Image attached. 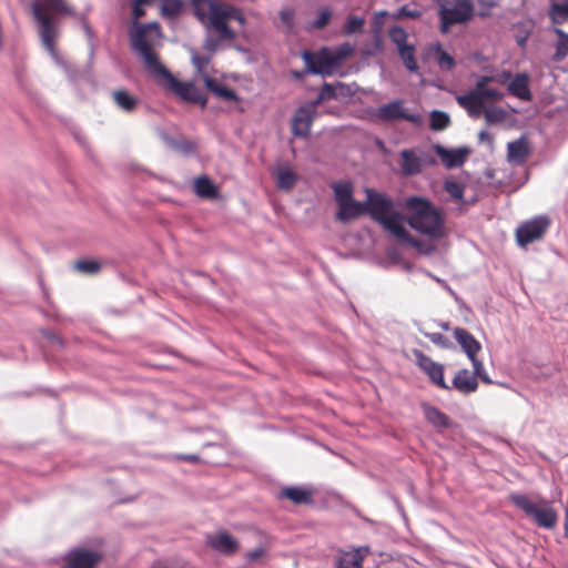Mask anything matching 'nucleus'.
Segmentation results:
<instances>
[{
    "label": "nucleus",
    "instance_id": "1",
    "mask_svg": "<svg viewBox=\"0 0 568 568\" xmlns=\"http://www.w3.org/2000/svg\"><path fill=\"white\" fill-rule=\"evenodd\" d=\"M190 4L194 17L205 30L203 49L210 53L235 42L237 31L232 22L241 28L246 24L243 11L223 0H190Z\"/></svg>",
    "mask_w": 568,
    "mask_h": 568
},
{
    "label": "nucleus",
    "instance_id": "2",
    "mask_svg": "<svg viewBox=\"0 0 568 568\" xmlns=\"http://www.w3.org/2000/svg\"><path fill=\"white\" fill-rule=\"evenodd\" d=\"M151 26L139 28L132 36V49L141 57L145 70L165 89L170 90L182 100L205 106L206 98L203 92L191 82H182L178 80L162 62L159 54L153 49L148 39L145 31Z\"/></svg>",
    "mask_w": 568,
    "mask_h": 568
},
{
    "label": "nucleus",
    "instance_id": "3",
    "mask_svg": "<svg viewBox=\"0 0 568 568\" xmlns=\"http://www.w3.org/2000/svg\"><path fill=\"white\" fill-rule=\"evenodd\" d=\"M34 20L39 24V37L51 55H55V41L60 34L57 24L59 16H75L68 0H36L31 6Z\"/></svg>",
    "mask_w": 568,
    "mask_h": 568
},
{
    "label": "nucleus",
    "instance_id": "4",
    "mask_svg": "<svg viewBox=\"0 0 568 568\" xmlns=\"http://www.w3.org/2000/svg\"><path fill=\"white\" fill-rule=\"evenodd\" d=\"M365 210L374 221L383 225V227L399 242L414 247L419 246V241L412 236L402 224V215L394 210V204L390 199L382 193L367 190Z\"/></svg>",
    "mask_w": 568,
    "mask_h": 568
},
{
    "label": "nucleus",
    "instance_id": "5",
    "mask_svg": "<svg viewBox=\"0 0 568 568\" xmlns=\"http://www.w3.org/2000/svg\"><path fill=\"white\" fill-rule=\"evenodd\" d=\"M407 223L417 232L432 239L444 235V216L442 212L427 199L410 196L405 201Z\"/></svg>",
    "mask_w": 568,
    "mask_h": 568
},
{
    "label": "nucleus",
    "instance_id": "6",
    "mask_svg": "<svg viewBox=\"0 0 568 568\" xmlns=\"http://www.w3.org/2000/svg\"><path fill=\"white\" fill-rule=\"evenodd\" d=\"M510 501L525 513L538 527L552 529L558 521V513L541 497L531 498L524 494H510Z\"/></svg>",
    "mask_w": 568,
    "mask_h": 568
},
{
    "label": "nucleus",
    "instance_id": "7",
    "mask_svg": "<svg viewBox=\"0 0 568 568\" xmlns=\"http://www.w3.org/2000/svg\"><path fill=\"white\" fill-rule=\"evenodd\" d=\"M490 82H495L494 75H481L478 78L474 89L456 97L458 105L465 109L469 116L479 118L484 111V103L487 101H499L504 98L500 91L487 87Z\"/></svg>",
    "mask_w": 568,
    "mask_h": 568
},
{
    "label": "nucleus",
    "instance_id": "8",
    "mask_svg": "<svg viewBox=\"0 0 568 568\" xmlns=\"http://www.w3.org/2000/svg\"><path fill=\"white\" fill-rule=\"evenodd\" d=\"M440 32L446 34L452 26L463 24L471 20L474 16V4L471 0H455L450 6L446 2H439Z\"/></svg>",
    "mask_w": 568,
    "mask_h": 568
},
{
    "label": "nucleus",
    "instance_id": "9",
    "mask_svg": "<svg viewBox=\"0 0 568 568\" xmlns=\"http://www.w3.org/2000/svg\"><path fill=\"white\" fill-rule=\"evenodd\" d=\"M550 223V219L546 215H537L523 222L515 232L517 244L521 247H526L530 243L542 240Z\"/></svg>",
    "mask_w": 568,
    "mask_h": 568
},
{
    "label": "nucleus",
    "instance_id": "10",
    "mask_svg": "<svg viewBox=\"0 0 568 568\" xmlns=\"http://www.w3.org/2000/svg\"><path fill=\"white\" fill-rule=\"evenodd\" d=\"M376 118L383 122H394L398 120H405L413 124H419L422 116L417 113H409L404 108V101L395 100L389 103L381 105L376 110Z\"/></svg>",
    "mask_w": 568,
    "mask_h": 568
},
{
    "label": "nucleus",
    "instance_id": "11",
    "mask_svg": "<svg viewBox=\"0 0 568 568\" xmlns=\"http://www.w3.org/2000/svg\"><path fill=\"white\" fill-rule=\"evenodd\" d=\"M302 59L306 65V72L312 74H332L334 67L331 50L323 48L317 52L304 50Z\"/></svg>",
    "mask_w": 568,
    "mask_h": 568
},
{
    "label": "nucleus",
    "instance_id": "12",
    "mask_svg": "<svg viewBox=\"0 0 568 568\" xmlns=\"http://www.w3.org/2000/svg\"><path fill=\"white\" fill-rule=\"evenodd\" d=\"M413 354L416 358L418 367L428 376L430 382L437 387L449 390L452 387L445 382L444 366L434 362L429 356L419 349H414Z\"/></svg>",
    "mask_w": 568,
    "mask_h": 568
},
{
    "label": "nucleus",
    "instance_id": "13",
    "mask_svg": "<svg viewBox=\"0 0 568 568\" xmlns=\"http://www.w3.org/2000/svg\"><path fill=\"white\" fill-rule=\"evenodd\" d=\"M317 116V110L314 109V104H304L300 106L291 123L292 133L295 136L307 138L311 132L312 124Z\"/></svg>",
    "mask_w": 568,
    "mask_h": 568
},
{
    "label": "nucleus",
    "instance_id": "14",
    "mask_svg": "<svg viewBox=\"0 0 568 568\" xmlns=\"http://www.w3.org/2000/svg\"><path fill=\"white\" fill-rule=\"evenodd\" d=\"M65 568H94L101 560V555L85 549H75L67 558Z\"/></svg>",
    "mask_w": 568,
    "mask_h": 568
},
{
    "label": "nucleus",
    "instance_id": "15",
    "mask_svg": "<svg viewBox=\"0 0 568 568\" xmlns=\"http://www.w3.org/2000/svg\"><path fill=\"white\" fill-rule=\"evenodd\" d=\"M453 388L462 394H471L478 388V381L476 375L471 374L466 368L459 369L453 378Z\"/></svg>",
    "mask_w": 568,
    "mask_h": 568
},
{
    "label": "nucleus",
    "instance_id": "16",
    "mask_svg": "<svg viewBox=\"0 0 568 568\" xmlns=\"http://www.w3.org/2000/svg\"><path fill=\"white\" fill-rule=\"evenodd\" d=\"M436 153L448 169H453L462 166L465 163L469 152L467 149L448 150L438 145L436 146Z\"/></svg>",
    "mask_w": 568,
    "mask_h": 568
},
{
    "label": "nucleus",
    "instance_id": "17",
    "mask_svg": "<svg viewBox=\"0 0 568 568\" xmlns=\"http://www.w3.org/2000/svg\"><path fill=\"white\" fill-rule=\"evenodd\" d=\"M529 155L530 148L524 138L508 143L507 158L510 163L521 165L526 162Z\"/></svg>",
    "mask_w": 568,
    "mask_h": 568
},
{
    "label": "nucleus",
    "instance_id": "18",
    "mask_svg": "<svg viewBox=\"0 0 568 568\" xmlns=\"http://www.w3.org/2000/svg\"><path fill=\"white\" fill-rule=\"evenodd\" d=\"M454 337L468 358H473V355H477L481 349L480 343L465 328L456 327Z\"/></svg>",
    "mask_w": 568,
    "mask_h": 568
},
{
    "label": "nucleus",
    "instance_id": "19",
    "mask_svg": "<svg viewBox=\"0 0 568 568\" xmlns=\"http://www.w3.org/2000/svg\"><path fill=\"white\" fill-rule=\"evenodd\" d=\"M365 209L366 202H357L353 199L348 202L341 203V205H338L336 219L343 223H346L351 220H355L361 215L365 214Z\"/></svg>",
    "mask_w": 568,
    "mask_h": 568
},
{
    "label": "nucleus",
    "instance_id": "20",
    "mask_svg": "<svg viewBox=\"0 0 568 568\" xmlns=\"http://www.w3.org/2000/svg\"><path fill=\"white\" fill-rule=\"evenodd\" d=\"M209 545L213 549H215L224 555H232V554L236 552V550L239 548L237 540L235 538H233L226 531H221V532L216 534L215 536L210 537Z\"/></svg>",
    "mask_w": 568,
    "mask_h": 568
},
{
    "label": "nucleus",
    "instance_id": "21",
    "mask_svg": "<svg viewBox=\"0 0 568 568\" xmlns=\"http://www.w3.org/2000/svg\"><path fill=\"white\" fill-rule=\"evenodd\" d=\"M508 92L520 100L530 101L532 95L528 75L526 73L516 74L508 84Z\"/></svg>",
    "mask_w": 568,
    "mask_h": 568
},
{
    "label": "nucleus",
    "instance_id": "22",
    "mask_svg": "<svg viewBox=\"0 0 568 568\" xmlns=\"http://www.w3.org/2000/svg\"><path fill=\"white\" fill-rule=\"evenodd\" d=\"M281 496L290 499L295 505H311L313 504V490L303 487H285L281 490Z\"/></svg>",
    "mask_w": 568,
    "mask_h": 568
},
{
    "label": "nucleus",
    "instance_id": "23",
    "mask_svg": "<svg viewBox=\"0 0 568 568\" xmlns=\"http://www.w3.org/2000/svg\"><path fill=\"white\" fill-rule=\"evenodd\" d=\"M400 169L404 175L410 176L418 174L422 171L420 160L413 150H403L400 152Z\"/></svg>",
    "mask_w": 568,
    "mask_h": 568
},
{
    "label": "nucleus",
    "instance_id": "24",
    "mask_svg": "<svg viewBox=\"0 0 568 568\" xmlns=\"http://www.w3.org/2000/svg\"><path fill=\"white\" fill-rule=\"evenodd\" d=\"M194 192L202 199H215L219 195V190L214 183L205 175L199 176L194 180Z\"/></svg>",
    "mask_w": 568,
    "mask_h": 568
},
{
    "label": "nucleus",
    "instance_id": "25",
    "mask_svg": "<svg viewBox=\"0 0 568 568\" xmlns=\"http://www.w3.org/2000/svg\"><path fill=\"white\" fill-rule=\"evenodd\" d=\"M204 82H205L206 88L211 92H213L215 95H217L219 98L226 100V101H234V102L239 101V97L236 95V93L233 90L221 84L214 78L206 75L204 78Z\"/></svg>",
    "mask_w": 568,
    "mask_h": 568
},
{
    "label": "nucleus",
    "instance_id": "26",
    "mask_svg": "<svg viewBox=\"0 0 568 568\" xmlns=\"http://www.w3.org/2000/svg\"><path fill=\"white\" fill-rule=\"evenodd\" d=\"M424 414L426 419L437 428H449L452 426L450 418L435 406H424Z\"/></svg>",
    "mask_w": 568,
    "mask_h": 568
},
{
    "label": "nucleus",
    "instance_id": "27",
    "mask_svg": "<svg viewBox=\"0 0 568 568\" xmlns=\"http://www.w3.org/2000/svg\"><path fill=\"white\" fill-rule=\"evenodd\" d=\"M112 98L114 103L125 112L134 111L138 105V99L124 89L115 90Z\"/></svg>",
    "mask_w": 568,
    "mask_h": 568
},
{
    "label": "nucleus",
    "instance_id": "28",
    "mask_svg": "<svg viewBox=\"0 0 568 568\" xmlns=\"http://www.w3.org/2000/svg\"><path fill=\"white\" fill-rule=\"evenodd\" d=\"M433 52L438 67L444 71H452L456 67L453 55L446 52L442 44L437 43L433 47Z\"/></svg>",
    "mask_w": 568,
    "mask_h": 568
},
{
    "label": "nucleus",
    "instance_id": "29",
    "mask_svg": "<svg viewBox=\"0 0 568 568\" xmlns=\"http://www.w3.org/2000/svg\"><path fill=\"white\" fill-rule=\"evenodd\" d=\"M332 187L337 205L353 200V185L351 182H337Z\"/></svg>",
    "mask_w": 568,
    "mask_h": 568
},
{
    "label": "nucleus",
    "instance_id": "30",
    "mask_svg": "<svg viewBox=\"0 0 568 568\" xmlns=\"http://www.w3.org/2000/svg\"><path fill=\"white\" fill-rule=\"evenodd\" d=\"M145 14V11L144 9L142 8V6H138V4H134L132 6V16H133V26H134V29L131 31L130 33V40L132 41V36L139 30V28L141 27H145V26H151V23H148V24H139V19H141L142 17H144ZM160 27L158 23H152V27H150L146 31H145V34L149 33V31L151 30H159ZM146 39L148 41L152 44L151 40L149 39V36H146Z\"/></svg>",
    "mask_w": 568,
    "mask_h": 568
},
{
    "label": "nucleus",
    "instance_id": "31",
    "mask_svg": "<svg viewBox=\"0 0 568 568\" xmlns=\"http://www.w3.org/2000/svg\"><path fill=\"white\" fill-rule=\"evenodd\" d=\"M297 181L296 174L288 168H281L277 171V187L281 190H291Z\"/></svg>",
    "mask_w": 568,
    "mask_h": 568
},
{
    "label": "nucleus",
    "instance_id": "32",
    "mask_svg": "<svg viewBox=\"0 0 568 568\" xmlns=\"http://www.w3.org/2000/svg\"><path fill=\"white\" fill-rule=\"evenodd\" d=\"M400 59L403 60L405 67L409 71H416L418 69L416 59H415V48L414 45L406 44L397 48Z\"/></svg>",
    "mask_w": 568,
    "mask_h": 568
},
{
    "label": "nucleus",
    "instance_id": "33",
    "mask_svg": "<svg viewBox=\"0 0 568 568\" xmlns=\"http://www.w3.org/2000/svg\"><path fill=\"white\" fill-rule=\"evenodd\" d=\"M450 124V118L443 111L435 110L430 113L429 125L434 131H443Z\"/></svg>",
    "mask_w": 568,
    "mask_h": 568
},
{
    "label": "nucleus",
    "instance_id": "34",
    "mask_svg": "<svg viewBox=\"0 0 568 568\" xmlns=\"http://www.w3.org/2000/svg\"><path fill=\"white\" fill-rule=\"evenodd\" d=\"M550 17L554 23H562L568 20V0L561 3H554L550 8Z\"/></svg>",
    "mask_w": 568,
    "mask_h": 568
},
{
    "label": "nucleus",
    "instance_id": "35",
    "mask_svg": "<svg viewBox=\"0 0 568 568\" xmlns=\"http://www.w3.org/2000/svg\"><path fill=\"white\" fill-rule=\"evenodd\" d=\"M362 562L363 555L361 554V549H356L345 555V557L341 559L337 568H363Z\"/></svg>",
    "mask_w": 568,
    "mask_h": 568
},
{
    "label": "nucleus",
    "instance_id": "36",
    "mask_svg": "<svg viewBox=\"0 0 568 568\" xmlns=\"http://www.w3.org/2000/svg\"><path fill=\"white\" fill-rule=\"evenodd\" d=\"M354 47L349 43H344L337 48L334 52L331 51V58L333 60V67H338L347 57L352 55Z\"/></svg>",
    "mask_w": 568,
    "mask_h": 568
},
{
    "label": "nucleus",
    "instance_id": "37",
    "mask_svg": "<svg viewBox=\"0 0 568 568\" xmlns=\"http://www.w3.org/2000/svg\"><path fill=\"white\" fill-rule=\"evenodd\" d=\"M365 19L356 16H352L347 19L344 24L343 31L346 34H355L363 31Z\"/></svg>",
    "mask_w": 568,
    "mask_h": 568
},
{
    "label": "nucleus",
    "instance_id": "38",
    "mask_svg": "<svg viewBox=\"0 0 568 568\" xmlns=\"http://www.w3.org/2000/svg\"><path fill=\"white\" fill-rule=\"evenodd\" d=\"M474 371L471 374L476 375V379L478 378L485 383V384H491V379L489 378L488 374L486 373V369L484 367V364L480 359H478L477 355H473V358H469Z\"/></svg>",
    "mask_w": 568,
    "mask_h": 568
},
{
    "label": "nucleus",
    "instance_id": "39",
    "mask_svg": "<svg viewBox=\"0 0 568 568\" xmlns=\"http://www.w3.org/2000/svg\"><path fill=\"white\" fill-rule=\"evenodd\" d=\"M335 97H336V93H335L334 87L331 85L329 83H325L322 87L317 98L314 101L308 102V104H314V109L317 110V106L321 103H323L324 101L331 100V99H333Z\"/></svg>",
    "mask_w": 568,
    "mask_h": 568
},
{
    "label": "nucleus",
    "instance_id": "40",
    "mask_svg": "<svg viewBox=\"0 0 568 568\" xmlns=\"http://www.w3.org/2000/svg\"><path fill=\"white\" fill-rule=\"evenodd\" d=\"M74 268L81 273L95 274L100 271L101 264L93 260H81L75 262Z\"/></svg>",
    "mask_w": 568,
    "mask_h": 568
},
{
    "label": "nucleus",
    "instance_id": "41",
    "mask_svg": "<svg viewBox=\"0 0 568 568\" xmlns=\"http://www.w3.org/2000/svg\"><path fill=\"white\" fill-rule=\"evenodd\" d=\"M407 32L402 27L395 26L389 30V38L397 48L407 44Z\"/></svg>",
    "mask_w": 568,
    "mask_h": 568
},
{
    "label": "nucleus",
    "instance_id": "42",
    "mask_svg": "<svg viewBox=\"0 0 568 568\" xmlns=\"http://www.w3.org/2000/svg\"><path fill=\"white\" fill-rule=\"evenodd\" d=\"M331 18H332L331 10L327 8L322 9L318 12L317 19L314 22H312V24H311L312 29H316V30L324 29L329 23Z\"/></svg>",
    "mask_w": 568,
    "mask_h": 568
},
{
    "label": "nucleus",
    "instance_id": "43",
    "mask_svg": "<svg viewBox=\"0 0 568 568\" xmlns=\"http://www.w3.org/2000/svg\"><path fill=\"white\" fill-rule=\"evenodd\" d=\"M394 19H404V18H408V19H418L422 17V11L420 10H417V9H410L408 6H403L402 8H399L396 13H394Z\"/></svg>",
    "mask_w": 568,
    "mask_h": 568
},
{
    "label": "nucleus",
    "instance_id": "44",
    "mask_svg": "<svg viewBox=\"0 0 568 568\" xmlns=\"http://www.w3.org/2000/svg\"><path fill=\"white\" fill-rule=\"evenodd\" d=\"M162 8L165 14L176 16L182 9L181 0H162Z\"/></svg>",
    "mask_w": 568,
    "mask_h": 568
},
{
    "label": "nucleus",
    "instance_id": "45",
    "mask_svg": "<svg viewBox=\"0 0 568 568\" xmlns=\"http://www.w3.org/2000/svg\"><path fill=\"white\" fill-rule=\"evenodd\" d=\"M556 33L558 34V37L560 38V41L558 42L557 44V51H556V54L558 57H565L567 53H568V45H567V42H568V34L565 33L562 30L560 29H556Z\"/></svg>",
    "mask_w": 568,
    "mask_h": 568
},
{
    "label": "nucleus",
    "instance_id": "46",
    "mask_svg": "<svg viewBox=\"0 0 568 568\" xmlns=\"http://www.w3.org/2000/svg\"><path fill=\"white\" fill-rule=\"evenodd\" d=\"M481 114H484L486 122L491 124L499 122L503 119L504 111L500 109L490 110L484 106V111L481 112Z\"/></svg>",
    "mask_w": 568,
    "mask_h": 568
},
{
    "label": "nucleus",
    "instance_id": "47",
    "mask_svg": "<svg viewBox=\"0 0 568 568\" xmlns=\"http://www.w3.org/2000/svg\"><path fill=\"white\" fill-rule=\"evenodd\" d=\"M445 190L450 194L452 197L460 200L464 195V186L458 182H447Z\"/></svg>",
    "mask_w": 568,
    "mask_h": 568
},
{
    "label": "nucleus",
    "instance_id": "48",
    "mask_svg": "<svg viewBox=\"0 0 568 568\" xmlns=\"http://www.w3.org/2000/svg\"><path fill=\"white\" fill-rule=\"evenodd\" d=\"M176 146L184 153H193L196 151V143L190 140H181L178 142Z\"/></svg>",
    "mask_w": 568,
    "mask_h": 568
},
{
    "label": "nucleus",
    "instance_id": "49",
    "mask_svg": "<svg viewBox=\"0 0 568 568\" xmlns=\"http://www.w3.org/2000/svg\"><path fill=\"white\" fill-rule=\"evenodd\" d=\"M426 336L430 339V342H433L436 345H439L443 347L448 346V341L442 333H430V334H426Z\"/></svg>",
    "mask_w": 568,
    "mask_h": 568
},
{
    "label": "nucleus",
    "instance_id": "50",
    "mask_svg": "<svg viewBox=\"0 0 568 568\" xmlns=\"http://www.w3.org/2000/svg\"><path fill=\"white\" fill-rule=\"evenodd\" d=\"M387 17L386 11H379L376 12L373 17V27L376 31H379L385 22V19Z\"/></svg>",
    "mask_w": 568,
    "mask_h": 568
},
{
    "label": "nucleus",
    "instance_id": "51",
    "mask_svg": "<svg viewBox=\"0 0 568 568\" xmlns=\"http://www.w3.org/2000/svg\"><path fill=\"white\" fill-rule=\"evenodd\" d=\"M280 17L283 23L291 27L294 20V11L292 9H284L281 11Z\"/></svg>",
    "mask_w": 568,
    "mask_h": 568
},
{
    "label": "nucleus",
    "instance_id": "52",
    "mask_svg": "<svg viewBox=\"0 0 568 568\" xmlns=\"http://www.w3.org/2000/svg\"><path fill=\"white\" fill-rule=\"evenodd\" d=\"M494 77H495V82H498L500 84H506L508 82V80H510L511 73L509 71H503L500 74L494 75Z\"/></svg>",
    "mask_w": 568,
    "mask_h": 568
},
{
    "label": "nucleus",
    "instance_id": "53",
    "mask_svg": "<svg viewBox=\"0 0 568 568\" xmlns=\"http://www.w3.org/2000/svg\"><path fill=\"white\" fill-rule=\"evenodd\" d=\"M176 459L179 460H184V462H190V463H193V464H196L200 462V457L197 455H179L176 456Z\"/></svg>",
    "mask_w": 568,
    "mask_h": 568
},
{
    "label": "nucleus",
    "instance_id": "54",
    "mask_svg": "<svg viewBox=\"0 0 568 568\" xmlns=\"http://www.w3.org/2000/svg\"><path fill=\"white\" fill-rule=\"evenodd\" d=\"M193 62L199 67L201 68L203 64L207 63L209 62V59L204 58V57H200V55H195L193 57Z\"/></svg>",
    "mask_w": 568,
    "mask_h": 568
},
{
    "label": "nucleus",
    "instance_id": "55",
    "mask_svg": "<svg viewBox=\"0 0 568 568\" xmlns=\"http://www.w3.org/2000/svg\"><path fill=\"white\" fill-rule=\"evenodd\" d=\"M306 73H307L306 70H304V71H297V70L292 71V75L295 79H297V80H302Z\"/></svg>",
    "mask_w": 568,
    "mask_h": 568
},
{
    "label": "nucleus",
    "instance_id": "56",
    "mask_svg": "<svg viewBox=\"0 0 568 568\" xmlns=\"http://www.w3.org/2000/svg\"><path fill=\"white\" fill-rule=\"evenodd\" d=\"M565 536L568 538V511L565 510V523H564Z\"/></svg>",
    "mask_w": 568,
    "mask_h": 568
},
{
    "label": "nucleus",
    "instance_id": "57",
    "mask_svg": "<svg viewBox=\"0 0 568 568\" xmlns=\"http://www.w3.org/2000/svg\"><path fill=\"white\" fill-rule=\"evenodd\" d=\"M152 0H133V3L134 4H138V6H144V4H150Z\"/></svg>",
    "mask_w": 568,
    "mask_h": 568
},
{
    "label": "nucleus",
    "instance_id": "58",
    "mask_svg": "<svg viewBox=\"0 0 568 568\" xmlns=\"http://www.w3.org/2000/svg\"><path fill=\"white\" fill-rule=\"evenodd\" d=\"M260 555H261V551L256 550V551L250 552L248 557H250V559H256L260 557Z\"/></svg>",
    "mask_w": 568,
    "mask_h": 568
},
{
    "label": "nucleus",
    "instance_id": "59",
    "mask_svg": "<svg viewBox=\"0 0 568 568\" xmlns=\"http://www.w3.org/2000/svg\"><path fill=\"white\" fill-rule=\"evenodd\" d=\"M359 549H361V554L363 555V558L365 557V555L369 554L368 546L361 547Z\"/></svg>",
    "mask_w": 568,
    "mask_h": 568
},
{
    "label": "nucleus",
    "instance_id": "60",
    "mask_svg": "<svg viewBox=\"0 0 568 568\" xmlns=\"http://www.w3.org/2000/svg\"><path fill=\"white\" fill-rule=\"evenodd\" d=\"M479 139H480V140L489 139V134H488L486 131H481V132L479 133Z\"/></svg>",
    "mask_w": 568,
    "mask_h": 568
},
{
    "label": "nucleus",
    "instance_id": "61",
    "mask_svg": "<svg viewBox=\"0 0 568 568\" xmlns=\"http://www.w3.org/2000/svg\"><path fill=\"white\" fill-rule=\"evenodd\" d=\"M517 42H518V44H519V45H524V44H525V42H526V39H525V38H521V39H519Z\"/></svg>",
    "mask_w": 568,
    "mask_h": 568
}]
</instances>
